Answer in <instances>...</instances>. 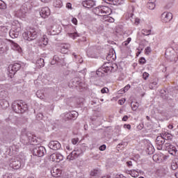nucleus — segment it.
<instances>
[{
  "label": "nucleus",
  "mask_w": 178,
  "mask_h": 178,
  "mask_svg": "<svg viewBox=\"0 0 178 178\" xmlns=\"http://www.w3.org/2000/svg\"><path fill=\"white\" fill-rule=\"evenodd\" d=\"M21 143L24 145H29V144L34 145L37 144V138L30 132H24L21 136Z\"/></svg>",
  "instance_id": "1"
},
{
  "label": "nucleus",
  "mask_w": 178,
  "mask_h": 178,
  "mask_svg": "<svg viewBox=\"0 0 178 178\" xmlns=\"http://www.w3.org/2000/svg\"><path fill=\"white\" fill-rule=\"evenodd\" d=\"M13 111L15 113H24L28 109L27 104L21 102H15L12 104Z\"/></svg>",
  "instance_id": "2"
},
{
  "label": "nucleus",
  "mask_w": 178,
  "mask_h": 178,
  "mask_svg": "<svg viewBox=\"0 0 178 178\" xmlns=\"http://www.w3.org/2000/svg\"><path fill=\"white\" fill-rule=\"evenodd\" d=\"M23 38L26 40V41H33L37 38V31L34 29L27 31L22 34Z\"/></svg>",
  "instance_id": "3"
},
{
  "label": "nucleus",
  "mask_w": 178,
  "mask_h": 178,
  "mask_svg": "<svg viewBox=\"0 0 178 178\" xmlns=\"http://www.w3.org/2000/svg\"><path fill=\"white\" fill-rule=\"evenodd\" d=\"M111 10V8L106 6H100L93 9L94 13L97 16H105L108 15Z\"/></svg>",
  "instance_id": "4"
},
{
  "label": "nucleus",
  "mask_w": 178,
  "mask_h": 178,
  "mask_svg": "<svg viewBox=\"0 0 178 178\" xmlns=\"http://www.w3.org/2000/svg\"><path fill=\"white\" fill-rule=\"evenodd\" d=\"M20 67H22V64H20V63H15L14 64L10 65L8 66V72L10 73L9 74L10 77L15 76V74H16V72H18V70H20Z\"/></svg>",
  "instance_id": "5"
},
{
  "label": "nucleus",
  "mask_w": 178,
  "mask_h": 178,
  "mask_svg": "<svg viewBox=\"0 0 178 178\" xmlns=\"http://www.w3.org/2000/svg\"><path fill=\"white\" fill-rule=\"evenodd\" d=\"M24 166V161L22 159H17L15 161H13L10 163V168H13V169H20V168H23Z\"/></svg>",
  "instance_id": "6"
},
{
  "label": "nucleus",
  "mask_w": 178,
  "mask_h": 178,
  "mask_svg": "<svg viewBox=\"0 0 178 178\" xmlns=\"http://www.w3.org/2000/svg\"><path fill=\"white\" fill-rule=\"evenodd\" d=\"M45 154H47V149H45L44 146L37 147L33 149V154L35 156H44Z\"/></svg>",
  "instance_id": "7"
},
{
  "label": "nucleus",
  "mask_w": 178,
  "mask_h": 178,
  "mask_svg": "<svg viewBox=\"0 0 178 178\" xmlns=\"http://www.w3.org/2000/svg\"><path fill=\"white\" fill-rule=\"evenodd\" d=\"M165 138L162 136H159L156 137V145L157 147V149L161 151V149H163V147L165 146Z\"/></svg>",
  "instance_id": "8"
},
{
  "label": "nucleus",
  "mask_w": 178,
  "mask_h": 178,
  "mask_svg": "<svg viewBox=\"0 0 178 178\" xmlns=\"http://www.w3.org/2000/svg\"><path fill=\"white\" fill-rule=\"evenodd\" d=\"M27 12H29V8L27 7V4L24 3L21 6V8L17 11V15L21 17H24Z\"/></svg>",
  "instance_id": "9"
},
{
  "label": "nucleus",
  "mask_w": 178,
  "mask_h": 178,
  "mask_svg": "<svg viewBox=\"0 0 178 178\" xmlns=\"http://www.w3.org/2000/svg\"><path fill=\"white\" fill-rule=\"evenodd\" d=\"M61 145L58 140H51L49 143V147L51 149H54V151H58V149H60Z\"/></svg>",
  "instance_id": "10"
},
{
  "label": "nucleus",
  "mask_w": 178,
  "mask_h": 178,
  "mask_svg": "<svg viewBox=\"0 0 178 178\" xmlns=\"http://www.w3.org/2000/svg\"><path fill=\"white\" fill-rule=\"evenodd\" d=\"M172 18H173V15L172 14V13L164 12L161 15V19L164 23H168L170 22V20H172Z\"/></svg>",
  "instance_id": "11"
},
{
  "label": "nucleus",
  "mask_w": 178,
  "mask_h": 178,
  "mask_svg": "<svg viewBox=\"0 0 178 178\" xmlns=\"http://www.w3.org/2000/svg\"><path fill=\"white\" fill-rule=\"evenodd\" d=\"M82 6L83 8H87L88 9H91L95 6V1L94 0H85L82 1Z\"/></svg>",
  "instance_id": "12"
},
{
  "label": "nucleus",
  "mask_w": 178,
  "mask_h": 178,
  "mask_svg": "<svg viewBox=\"0 0 178 178\" xmlns=\"http://www.w3.org/2000/svg\"><path fill=\"white\" fill-rule=\"evenodd\" d=\"M40 15L43 19H47L51 15V10L48 7H43L40 12Z\"/></svg>",
  "instance_id": "13"
},
{
  "label": "nucleus",
  "mask_w": 178,
  "mask_h": 178,
  "mask_svg": "<svg viewBox=\"0 0 178 178\" xmlns=\"http://www.w3.org/2000/svg\"><path fill=\"white\" fill-rule=\"evenodd\" d=\"M50 159L53 162H60V161H63V156L60 153L53 154L50 156Z\"/></svg>",
  "instance_id": "14"
},
{
  "label": "nucleus",
  "mask_w": 178,
  "mask_h": 178,
  "mask_svg": "<svg viewBox=\"0 0 178 178\" xmlns=\"http://www.w3.org/2000/svg\"><path fill=\"white\" fill-rule=\"evenodd\" d=\"M116 67H104V68H99L97 72L99 73H112V72H115L116 70Z\"/></svg>",
  "instance_id": "15"
},
{
  "label": "nucleus",
  "mask_w": 178,
  "mask_h": 178,
  "mask_svg": "<svg viewBox=\"0 0 178 178\" xmlns=\"http://www.w3.org/2000/svg\"><path fill=\"white\" fill-rule=\"evenodd\" d=\"M60 29H59V27H58V26H51V27L50 28V35H58V34H60Z\"/></svg>",
  "instance_id": "16"
},
{
  "label": "nucleus",
  "mask_w": 178,
  "mask_h": 178,
  "mask_svg": "<svg viewBox=\"0 0 178 178\" xmlns=\"http://www.w3.org/2000/svg\"><path fill=\"white\" fill-rule=\"evenodd\" d=\"M51 173L54 177H59L62 175V170L59 168H54L51 170Z\"/></svg>",
  "instance_id": "17"
},
{
  "label": "nucleus",
  "mask_w": 178,
  "mask_h": 178,
  "mask_svg": "<svg viewBox=\"0 0 178 178\" xmlns=\"http://www.w3.org/2000/svg\"><path fill=\"white\" fill-rule=\"evenodd\" d=\"M90 175L92 177H95V178L101 177V170H99V169L92 170L90 172Z\"/></svg>",
  "instance_id": "18"
},
{
  "label": "nucleus",
  "mask_w": 178,
  "mask_h": 178,
  "mask_svg": "<svg viewBox=\"0 0 178 178\" xmlns=\"http://www.w3.org/2000/svg\"><path fill=\"white\" fill-rule=\"evenodd\" d=\"M163 158H165V156H163V154H158L153 155V160L155 162H159V163L162 162V161H163Z\"/></svg>",
  "instance_id": "19"
},
{
  "label": "nucleus",
  "mask_w": 178,
  "mask_h": 178,
  "mask_svg": "<svg viewBox=\"0 0 178 178\" xmlns=\"http://www.w3.org/2000/svg\"><path fill=\"white\" fill-rule=\"evenodd\" d=\"M78 157L79 154L76 153V151L74 150L67 156V159H68V161H74V159H77Z\"/></svg>",
  "instance_id": "20"
},
{
  "label": "nucleus",
  "mask_w": 178,
  "mask_h": 178,
  "mask_svg": "<svg viewBox=\"0 0 178 178\" xmlns=\"http://www.w3.org/2000/svg\"><path fill=\"white\" fill-rule=\"evenodd\" d=\"M72 83L75 87H82L83 86V82L80 78H74L72 81Z\"/></svg>",
  "instance_id": "21"
},
{
  "label": "nucleus",
  "mask_w": 178,
  "mask_h": 178,
  "mask_svg": "<svg viewBox=\"0 0 178 178\" xmlns=\"http://www.w3.org/2000/svg\"><path fill=\"white\" fill-rule=\"evenodd\" d=\"M9 41L11 43L12 49H13L14 51H18L19 52H20V51L22 49L20 48V46H19V44H17V43L13 42V40H9Z\"/></svg>",
  "instance_id": "22"
},
{
  "label": "nucleus",
  "mask_w": 178,
  "mask_h": 178,
  "mask_svg": "<svg viewBox=\"0 0 178 178\" xmlns=\"http://www.w3.org/2000/svg\"><path fill=\"white\" fill-rule=\"evenodd\" d=\"M0 101V105L3 109H6V108L9 107V102L6 99Z\"/></svg>",
  "instance_id": "23"
},
{
  "label": "nucleus",
  "mask_w": 178,
  "mask_h": 178,
  "mask_svg": "<svg viewBox=\"0 0 178 178\" xmlns=\"http://www.w3.org/2000/svg\"><path fill=\"white\" fill-rule=\"evenodd\" d=\"M36 97L40 98V99H45V94H44V90H40L36 92Z\"/></svg>",
  "instance_id": "24"
},
{
  "label": "nucleus",
  "mask_w": 178,
  "mask_h": 178,
  "mask_svg": "<svg viewBox=\"0 0 178 178\" xmlns=\"http://www.w3.org/2000/svg\"><path fill=\"white\" fill-rule=\"evenodd\" d=\"M54 59L57 62L58 65H65V59L60 58L58 56H54Z\"/></svg>",
  "instance_id": "25"
},
{
  "label": "nucleus",
  "mask_w": 178,
  "mask_h": 178,
  "mask_svg": "<svg viewBox=\"0 0 178 178\" xmlns=\"http://www.w3.org/2000/svg\"><path fill=\"white\" fill-rule=\"evenodd\" d=\"M36 65L38 67H44L45 66V62L43 58H39L36 61Z\"/></svg>",
  "instance_id": "26"
},
{
  "label": "nucleus",
  "mask_w": 178,
  "mask_h": 178,
  "mask_svg": "<svg viewBox=\"0 0 178 178\" xmlns=\"http://www.w3.org/2000/svg\"><path fill=\"white\" fill-rule=\"evenodd\" d=\"M70 48V45L69 44H64L61 46V52L63 54H67V50Z\"/></svg>",
  "instance_id": "27"
},
{
  "label": "nucleus",
  "mask_w": 178,
  "mask_h": 178,
  "mask_svg": "<svg viewBox=\"0 0 178 178\" xmlns=\"http://www.w3.org/2000/svg\"><path fill=\"white\" fill-rule=\"evenodd\" d=\"M104 67H109V69H111V67H115V69H118V65H116V64H112L111 63H105L102 66V68Z\"/></svg>",
  "instance_id": "28"
},
{
  "label": "nucleus",
  "mask_w": 178,
  "mask_h": 178,
  "mask_svg": "<svg viewBox=\"0 0 178 178\" xmlns=\"http://www.w3.org/2000/svg\"><path fill=\"white\" fill-rule=\"evenodd\" d=\"M163 137L165 140V141H172V139L173 138V136L172 134L167 133L163 135Z\"/></svg>",
  "instance_id": "29"
},
{
  "label": "nucleus",
  "mask_w": 178,
  "mask_h": 178,
  "mask_svg": "<svg viewBox=\"0 0 178 178\" xmlns=\"http://www.w3.org/2000/svg\"><path fill=\"white\" fill-rule=\"evenodd\" d=\"M8 97V92L6 90H2L0 92V101L2 99H6Z\"/></svg>",
  "instance_id": "30"
},
{
  "label": "nucleus",
  "mask_w": 178,
  "mask_h": 178,
  "mask_svg": "<svg viewBox=\"0 0 178 178\" xmlns=\"http://www.w3.org/2000/svg\"><path fill=\"white\" fill-rule=\"evenodd\" d=\"M178 168V159H175L174 161H172V163H171V169L172 170H176V169H177Z\"/></svg>",
  "instance_id": "31"
},
{
  "label": "nucleus",
  "mask_w": 178,
  "mask_h": 178,
  "mask_svg": "<svg viewBox=\"0 0 178 178\" xmlns=\"http://www.w3.org/2000/svg\"><path fill=\"white\" fill-rule=\"evenodd\" d=\"M70 120L77 118L79 116V113L77 111H71L70 112Z\"/></svg>",
  "instance_id": "32"
},
{
  "label": "nucleus",
  "mask_w": 178,
  "mask_h": 178,
  "mask_svg": "<svg viewBox=\"0 0 178 178\" xmlns=\"http://www.w3.org/2000/svg\"><path fill=\"white\" fill-rule=\"evenodd\" d=\"M47 24L49 26H50V28L52 27V26H56V22H55V19L54 18H49L47 20Z\"/></svg>",
  "instance_id": "33"
},
{
  "label": "nucleus",
  "mask_w": 178,
  "mask_h": 178,
  "mask_svg": "<svg viewBox=\"0 0 178 178\" xmlns=\"http://www.w3.org/2000/svg\"><path fill=\"white\" fill-rule=\"evenodd\" d=\"M54 6H55V8H61L62 1L55 0L54 2Z\"/></svg>",
  "instance_id": "34"
},
{
  "label": "nucleus",
  "mask_w": 178,
  "mask_h": 178,
  "mask_svg": "<svg viewBox=\"0 0 178 178\" xmlns=\"http://www.w3.org/2000/svg\"><path fill=\"white\" fill-rule=\"evenodd\" d=\"M9 34H10V37H11V38H17V37H19V34L16 33L15 32V31H10L9 32Z\"/></svg>",
  "instance_id": "35"
},
{
  "label": "nucleus",
  "mask_w": 178,
  "mask_h": 178,
  "mask_svg": "<svg viewBox=\"0 0 178 178\" xmlns=\"http://www.w3.org/2000/svg\"><path fill=\"white\" fill-rule=\"evenodd\" d=\"M61 116L63 118V119H65V120H70V112L62 114Z\"/></svg>",
  "instance_id": "36"
},
{
  "label": "nucleus",
  "mask_w": 178,
  "mask_h": 178,
  "mask_svg": "<svg viewBox=\"0 0 178 178\" xmlns=\"http://www.w3.org/2000/svg\"><path fill=\"white\" fill-rule=\"evenodd\" d=\"M158 81H153L149 84V88H150V90H154V88L156 87Z\"/></svg>",
  "instance_id": "37"
},
{
  "label": "nucleus",
  "mask_w": 178,
  "mask_h": 178,
  "mask_svg": "<svg viewBox=\"0 0 178 178\" xmlns=\"http://www.w3.org/2000/svg\"><path fill=\"white\" fill-rule=\"evenodd\" d=\"M129 90H130V85L128 84L127 85L123 90H121L119 91L120 94H124V92H126V91H129Z\"/></svg>",
  "instance_id": "38"
},
{
  "label": "nucleus",
  "mask_w": 178,
  "mask_h": 178,
  "mask_svg": "<svg viewBox=\"0 0 178 178\" xmlns=\"http://www.w3.org/2000/svg\"><path fill=\"white\" fill-rule=\"evenodd\" d=\"M0 31L1 33H8L9 31V29H8V26H0Z\"/></svg>",
  "instance_id": "39"
},
{
  "label": "nucleus",
  "mask_w": 178,
  "mask_h": 178,
  "mask_svg": "<svg viewBox=\"0 0 178 178\" xmlns=\"http://www.w3.org/2000/svg\"><path fill=\"white\" fill-rule=\"evenodd\" d=\"M147 6L150 10H154L155 9V3H147Z\"/></svg>",
  "instance_id": "40"
},
{
  "label": "nucleus",
  "mask_w": 178,
  "mask_h": 178,
  "mask_svg": "<svg viewBox=\"0 0 178 178\" xmlns=\"http://www.w3.org/2000/svg\"><path fill=\"white\" fill-rule=\"evenodd\" d=\"M131 106L133 111H137V109H138V104L137 102H136V103L131 102Z\"/></svg>",
  "instance_id": "41"
},
{
  "label": "nucleus",
  "mask_w": 178,
  "mask_h": 178,
  "mask_svg": "<svg viewBox=\"0 0 178 178\" xmlns=\"http://www.w3.org/2000/svg\"><path fill=\"white\" fill-rule=\"evenodd\" d=\"M142 34L143 35H149L151 34V30L143 29L142 30Z\"/></svg>",
  "instance_id": "42"
},
{
  "label": "nucleus",
  "mask_w": 178,
  "mask_h": 178,
  "mask_svg": "<svg viewBox=\"0 0 178 178\" xmlns=\"http://www.w3.org/2000/svg\"><path fill=\"white\" fill-rule=\"evenodd\" d=\"M0 9H6V3H5L2 0H0Z\"/></svg>",
  "instance_id": "43"
},
{
  "label": "nucleus",
  "mask_w": 178,
  "mask_h": 178,
  "mask_svg": "<svg viewBox=\"0 0 178 178\" xmlns=\"http://www.w3.org/2000/svg\"><path fill=\"white\" fill-rule=\"evenodd\" d=\"M104 2H106V3H108V1H108L109 2H111V4L113 5H118V2H119V0H103Z\"/></svg>",
  "instance_id": "44"
},
{
  "label": "nucleus",
  "mask_w": 178,
  "mask_h": 178,
  "mask_svg": "<svg viewBox=\"0 0 178 178\" xmlns=\"http://www.w3.org/2000/svg\"><path fill=\"white\" fill-rule=\"evenodd\" d=\"M43 118L44 115L42 113H39L36 115V119H38V120H42Z\"/></svg>",
  "instance_id": "45"
},
{
  "label": "nucleus",
  "mask_w": 178,
  "mask_h": 178,
  "mask_svg": "<svg viewBox=\"0 0 178 178\" xmlns=\"http://www.w3.org/2000/svg\"><path fill=\"white\" fill-rule=\"evenodd\" d=\"M131 41V38H128L127 40L123 42V45H124V47H127V45L130 44Z\"/></svg>",
  "instance_id": "46"
},
{
  "label": "nucleus",
  "mask_w": 178,
  "mask_h": 178,
  "mask_svg": "<svg viewBox=\"0 0 178 178\" xmlns=\"http://www.w3.org/2000/svg\"><path fill=\"white\" fill-rule=\"evenodd\" d=\"M101 92L102 94H108V92H109V89H108V88H103L101 90Z\"/></svg>",
  "instance_id": "47"
},
{
  "label": "nucleus",
  "mask_w": 178,
  "mask_h": 178,
  "mask_svg": "<svg viewBox=\"0 0 178 178\" xmlns=\"http://www.w3.org/2000/svg\"><path fill=\"white\" fill-rule=\"evenodd\" d=\"M72 143L74 145H76L79 143V138H74L72 139Z\"/></svg>",
  "instance_id": "48"
},
{
  "label": "nucleus",
  "mask_w": 178,
  "mask_h": 178,
  "mask_svg": "<svg viewBox=\"0 0 178 178\" xmlns=\"http://www.w3.org/2000/svg\"><path fill=\"white\" fill-rule=\"evenodd\" d=\"M143 77L144 80H147V79H148L149 77V74H148L147 72H144L143 74Z\"/></svg>",
  "instance_id": "49"
},
{
  "label": "nucleus",
  "mask_w": 178,
  "mask_h": 178,
  "mask_svg": "<svg viewBox=\"0 0 178 178\" xmlns=\"http://www.w3.org/2000/svg\"><path fill=\"white\" fill-rule=\"evenodd\" d=\"M151 47H147L146 49H145V54L146 55H149V54H151Z\"/></svg>",
  "instance_id": "50"
},
{
  "label": "nucleus",
  "mask_w": 178,
  "mask_h": 178,
  "mask_svg": "<svg viewBox=\"0 0 178 178\" xmlns=\"http://www.w3.org/2000/svg\"><path fill=\"white\" fill-rule=\"evenodd\" d=\"M70 37H71V38H73L74 40V38H76V37H79V35L77 33H69Z\"/></svg>",
  "instance_id": "51"
},
{
  "label": "nucleus",
  "mask_w": 178,
  "mask_h": 178,
  "mask_svg": "<svg viewBox=\"0 0 178 178\" xmlns=\"http://www.w3.org/2000/svg\"><path fill=\"white\" fill-rule=\"evenodd\" d=\"M99 149L100 151H105V149H106V145H102L99 147Z\"/></svg>",
  "instance_id": "52"
},
{
  "label": "nucleus",
  "mask_w": 178,
  "mask_h": 178,
  "mask_svg": "<svg viewBox=\"0 0 178 178\" xmlns=\"http://www.w3.org/2000/svg\"><path fill=\"white\" fill-rule=\"evenodd\" d=\"M134 172H136V170H134L133 171V172H131V176H132V177H138V170H137V171H136V174H134Z\"/></svg>",
  "instance_id": "53"
},
{
  "label": "nucleus",
  "mask_w": 178,
  "mask_h": 178,
  "mask_svg": "<svg viewBox=\"0 0 178 178\" xmlns=\"http://www.w3.org/2000/svg\"><path fill=\"white\" fill-rule=\"evenodd\" d=\"M139 62L142 65H144V63H145V58L144 57L140 58V60H139Z\"/></svg>",
  "instance_id": "54"
},
{
  "label": "nucleus",
  "mask_w": 178,
  "mask_h": 178,
  "mask_svg": "<svg viewBox=\"0 0 178 178\" xmlns=\"http://www.w3.org/2000/svg\"><path fill=\"white\" fill-rule=\"evenodd\" d=\"M124 129H127L128 130H130V129H131V125H130V124H124Z\"/></svg>",
  "instance_id": "55"
},
{
  "label": "nucleus",
  "mask_w": 178,
  "mask_h": 178,
  "mask_svg": "<svg viewBox=\"0 0 178 178\" xmlns=\"http://www.w3.org/2000/svg\"><path fill=\"white\" fill-rule=\"evenodd\" d=\"M76 152V154H78V156H80V155H81V150L79 149H76V150H74Z\"/></svg>",
  "instance_id": "56"
},
{
  "label": "nucleus",
  "mask_w": 178,
  "mask_h": 178,
  "mask_svg": "<svg viewBox=\"0 0 178 178\" xmlns=\"http://www.w3.org/2000/svg\"><path fill=\"white\" fill-rule=\"evenodd\" d=\"M135 24H136V25L140 24V19L136 18V19H135Z\"/></svg>",
  "instance_id": "57"
},
{
  "label": "nucleus",
  "mask_w": 178,
  "mask_h": 178,
  "mask_svg": "<svg viewBox=\"0 0 178 178\" xmlns=\"http://www.w3.org/2000/svg\"><path fill=\"white\" fill-rule=\"evenodd\" d=\"M72 23H73L74 24H77V19L73 18V19H72Z\"/></svg>",
  "instance_id": "58"
},
{
  "label": "nucleus",
  "mask_w": 178,
  "mask_h": 178,
  "mask_svg": "<svg viewBox=\"0 0 178 178\" xmlns=\"http://www.w3.org/2000/svg\"><path fill=\"white\" fill-rule=\"evenodd\" d=\"M66 7H67L68 9H72V3H67V5H66Z\"/></svg>",
  "instance_id": "59"
},
{
  "label": "nucleus",
  "mask_w": 178,
  "mask_h": 178,
  "mask_svg": "<svg viewBox=\"0 0 178 178\" xmlns=\"http://www.w3.org/2000/svg\"><path fill=\"white\" fill-rule=\"evenodd\" d=\"M127 166H133V163H132L131 161H127Z\"/></svg>",
  "instance_id": "60"
},
{
  "label": "nucleus",
  "mask_w": 178,
  "mask_h": 178,
  "mask_svg": "<svg viewBox=\"0 0 178 178\" xmlns=\"http://www.w3.org/2000/svg\"><path fill=\"white\" fill-rule=\"evenodd\" d=\"M48 44V39H44L43 41V45H47Z\"/></svg>",
  "instance_id": "61"
},
{
  "label": "nucleus",
  "mask_w": 178,
  "mask_h": 178,
  "mask_svg": "<svg viewBox=\"0 0 178 178\" xmlns=\"http://www.w3.org/2000/svg\"><path fill=\"white\" fill-rule=\"evenodd\" d=\"M127 119H129V117H127V115H124V116L122 118L123 122H127Z\"/></svg>",
  "instance_id": "62"
},
{
  "label": "nucleus",
  "mask_w": 178,
  "mask_h": 178,
  "mask_svg": "<svg viewBox=\"0 0 178 178\" xmlns=\"http://www.w3.org/2000/svg\"><path fill=\"white\" fill-rule=\"evenodd\" d=\"M56 63H58L55 59L53 58V60L51 62V65H56Z\"/></svg>",
  "instance_id": "63"
},
{
  "label": "nucleus",
  "mask_w": 178,
  "mask_h": 178,
  "mask_svg": "<svg viewBox=\"0 0 178 178\" xmlns=\"http://www.w3.org/2000/svg\"><path fill=\"white\" fill-rule=\"evenodd\" d=\"M3 51H5V49H4L3 47H2V44H0V51H1V52H3Z\"/></svg>",
  "instance_id": "64"
}]
</instances>
